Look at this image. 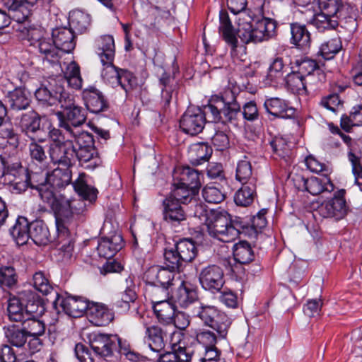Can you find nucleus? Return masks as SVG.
Listing matches in <instances>:
<instances>
[{
    "label": "nucleus",
    "instance_id": "23",
    "mask_svg": "<svg viewBox=\"0 0 362 362\" xmlns=\"http://www.w3.org/2000/svg\"><path fill=\"white\" fill-rule=\"evenodd\" d=\"M303 187L313 195H318L324 192H331L334 190V186L329 177H310L309 178H301Z\"/></svg>",
    "mask_w": 362,
    "mask_h": 362
},
{
    "label": "nucleus",
    "instance_id": "38",
    "mask_svg": "<svg viewBox=\"0 0 362 362\" xmlns=\"http://www.w3.org/2000/svg\"><path fill=\"white\" fill-rule=\"evenodd\" d=\"M220 21L221 25L219 30L222 33L226 42L231 46V56L235 61L238 40L228 15L221 14L220 16Z\"/></svg>",
    "mask_w": 362,
    "mask_h": 362
},
{
    "label": "nucleus",
    "instance_id": "33",
    "mask_svg": "<svg viewBox=\"0 0 362 362\" xmlns=\"http://www.w3.org/2000/svg\"><path fill=\"white\" fill-rule=\"evenodd\" d=\"M212 316L211 322H209V324L204 325L210 327L216 331L220 339H226L231 325V319L218 309L216 310V315Z\"/></svg>",
    "mask_w": 362,
    "mask_h": 362
},
{
    "label": "nucleus",
    "instance_id": "11",
    "mask_svg": "<svg viewBox=\"0 0 362 362\" xmlns=\"http://www.w3.org/2000/svg\"><path fill=\"white\" fill-rule=\"evenodd\" d=\"M76 149L73 139L67 137L64 143L49 145V156L53 163L69 168L76 162Z\"/></svg>",
    "mask_w": 362,
    "mask_h": 362
},
{
    "label": "nucleus",
    "instance_id": "13",
    "mask_svg": "<svg viewBox=\"0 0 362 362\" xmlns=\"http://www.w3.org/2000/svg\"><path fill=\"white\" fill-rule=\"evenodd\" d=\"M54 84L49 83V87L41 86L35 92V96L37 101L43 106L49 107L61 105L64 94L68 92L64 90V86L54 81Z\"/></svg>",
    "mask_w": 362,
    "mask_h": 362
},
{
    "label": "nucleus",
    "instance_id": "9",
    "mask_svg": "<svg viewBox=\"0 0 362 362\" xmlns=\"http://www.w3.org/2000/svg\"><path fill=\"white\" fill-rule=\"evenodd\" d=\"M295 64L297 66L296 71L306 78L310 88L316 87L325 81L326 75L324 70L315 60L304 58L296 60Z\"/></svg>",
    "mask_w": 362,
    "mask_h": 362
},
{
    "label": "nucleus",
    "instance_id": "55",
    "mask_svg": "<svg viewBox=\"0 0 362 362\" xmlns=\"http://www.w3.org/2000/svg\"><path fill=\"white\" fill-rule=\"evenodd\" d=\"M18 282L16 269L11 266L0 267V286L3 289L12 288Z\"/></svg>",
    "mask_w": 362,
    "mask_h": 362
},
{
    "label": "nucleus",
    "instance_id": "32",
    "mask_svg": "<svg viewBox=\"0 0 362 362\" xmlns=\"http://www.w3.org/2000/svg\"><path fill=\"white\" fill-rule=\"evenodd\" d=\"M40 122V116L34 110H30L22 115L20 127L23 132L31 137L42 131Z\"/></svg>",
    "mask_w": 362,
    "mask_h": 362
},
{
    "label": "nucleus",
    "instance_id": "31",
    "mask_svg": "<svg viewBox=\"0 0 362 362\" xmlns=\"http://www.w3.org/2000/svg\"><path fill=\"white\" fill-rule=\"evenodd\" d=\"M69 225H56L57 237L54 243L58 250L69 256L74 249V241L68 229Z\"/></svg>",
    "mask_w": 362,
    "mask_h": 362
},
{
    "label": "nucleus",
    "instance_id": "59",
    "mask_svg": "<svg viewBox=\"0 0 362 362\" xmlns=\"http://www.w3.org/2000/svg\"><path fill=\"white\" fill-rule=\"evenodd\" d=\"M102 64L105 66L101 73L104 81L112 86H117L119 69L113 65V61L102 62Z\"/></svg>",
    "mask_w": 362,
    "mask_h": 362
},
{
    "label": "nucleus",
    "instance_id": "10",
    "mask_svg": "<svg viewBox=\"0 0 362 362\" xmlns=\"http://www.w3.org/2000/svg\"><path fill=\"white\" fill-rule=\"evenodd\" d=\"M56 298L53 302L55 308L59 306L68 315L73 317H81L89 306V302L84 298L78 296H60L55 293Z\"/></svg>",
    "mask_w": 362,
    "mask_h": 362
},
{
    "label": "nucleus",
    "instance_id": "52",
    "mask_svg": "<svg viewBox=\"0 0 362 362\" xmlns=\"http://www.w3.org/2000/svg\"><path fill=\"white\" fill-rule=\"evenodd\" d=\"M7 312L9 320L11 321L21 322L23 323L26 319L21 293L18 298H13L8 300Z\"/></svg>",
    "mask_w": 362,
    "mask_h": 362
},
{
    "label": "nucleus",
    "instance_id": "24",
    "mask_svg": "<svg viewBox=\"0 0 362 362\" xmlns=\"http://www.w3.org/2000/svg\"><path fill=\"white\" fill-rule=\"evenodd\" d=\"M171 298L180 307L186 308L197 300V293L190 283L182 281Z\"/></svg>",
    "mask_w": 362,
    "mask_h": 362
},
{
    "label": "nucleus",
    "instance_id": "50",
    "mask_svg": "<svg viewBox=\"0 0 362 362\" xmlns=\"http://www.w3.org/2000/svg\"><path fill=\"white\" fill-rule=\"evenodd\" d=\"M86 174L79 173L78 178L73 182L74 190L85 199L93 201L97 197V189L87 185Z\"/></svg>",
    "mask_w": 362,
    "mask_h": 362
},
{
    "label": "nucleus",
    "instance_id": "4",
    "mask_svg": "<svg viewBox=\"0 0 362 362\" xmlns=\"http://www.w3.org/2000/svg\"><path fill=\"white\" fill-rule=\"evenodd\" d=\"M276 34V22L269 18H262L255 25L249 22H240L237 35L243 42H260L274 37Z\"/></svg>",
    "mask_w": 362,
    "mask_h": 362
},
{
    "label": "nucleus",
    "instance_id": "43",
    "mask_svg": "<svg viewBox=\"0 0 362 362\" xmlns=\"http://www.w3.org/2000/svg\"><path fill=\"white\" fill-rule=\"evenodd\" d=\"M174 189L171 191L167 198H172V199L177 200L179 203L187 204H191L194 199V196L198 189H190L180 183H175Z\"/></svg>",
    "mask_w": 362,
    "mask_h": 362
},
{
    "label": "nucleus",
    "instance_id": "14",
    "mask_svg": "<svg viewBox=\"0 0 362 362\" xmlns=\"http://www.w3.org/2000/svg\"><path fill=\"white\" fill-rule=\"evenodd\" d=\"M117 335L93 333L90 337V346L94 353L101 357H107L117 350Z\"/></svg>",
    "mask_w": 362,
    "mask_h": 362
},
{
    "label": "nucleus",
    "instance_id": "16",
    "mask_svg": "<svg viewBox=\"0 0 362 362\" xmlns=\"http://www.w3.org/2000/svg\"><path fill=\"white\" fill-rule=\"evenodd\" d=\"M89 321L95 326H106L112 322L115 314L106 305L89 303L87 310Z\"/></svg>",
    "mask_w": 362,
    "mask_h": 362
},
{
    "label": "nucleus",
    "instance_id": "2",
    "mask_svg": "<svg viewBox=\"0 0 362 362\" xmlns=\"http://www.w3.org/2000/svg\"><path fill=\"white\" fill-rule=\"evenodd\" d=\"M205 226L210 237L224 243L235 240L244 228L241 221L232 220L226 211H217L210 212L209 221Z\"/></svg>",
    "mask_w": 362,
    "mask_h": 362
},
{
    "label": "nucleus",
    "instance_id": "21",
    "mask_svg": "<svg viewBox=\"0 0 362 362\" xmlns=\"http://www.w3.org/2000/svg\"><path fill=\"white\" fill-rule=\"evenodd\" d=\"M192 354V349L179 340L177 343H172V351L158 354V362H190Z\"/></svg>",
    "mask_w": 362,
    "mask_h": 362
},
{
    "label": "nucleus",
    "instance_id": "29",
    "mask_svg": "<svg viewBox=\"0 0 362 362\" xmlns=\"http://www.w3.org/2000/svg\"><path fill=\"white\" fill-rule=\"evenodd\" d=\"M175 177L178 179V183L190 189H198L201 186L199 172L189 166L177 168Z\"/></svg>",
    "mask_w": 362,
    "mask_h": 362
},
{
    "label": "nucleus",
    "instance_id": "45",
    "mask_svg": "<svg viewBox=\"0 0 362 362\" xmlns=\"http://www.w3.org/2000/svg\"><path fill=\"white\" fill-rule=\"evenodd\" d=\"M4 329L8 342L12 346L22 347L27 342L28 336L23 327L20 328L16 325H11L4 327Z\"/></svg>",
    "mask_w": 362,
    "mask_h": 362
},
{
    "label": "nucleus",
    "instance_id": "3",
    "mask_svg": "<svg viewBox=\"0 0 362 362\" xmlns=\"http://www.w3.org/2000/svg\"><path fill=\"white\" fill-rule=\"evenodd\" d=\"M39 195L42 201L47 203L53 211L56 225L69 224L73 221L76 209L75 200L59 192H54L47 185H42L39 188Z\"/></svg>",
    "mask_w": 362,
    "mask_h": 362
},
{
    "label": "nucleus",
    "instance_id": "37",
    "mask_svg": "<svg viewBox=\"0 0 362 362\" xmlns=\"http://www.w3.org/2000/svg\"><path fill=\"white\" fill-rule=\"evenodd\" d=\"M30 222L23 216L18 218L15 225L10 229V234L19 245H23L29 240Z\"/></svg>",
    "mask_w": 362,
    "mask_h": 362
},
{
    "label": "nucleus",
    "instance_id": "58",
    "mask_svg": "<svg viewBox=\"0 0 362 362\" xmlns=\"http://www.w3.org/2000/svg\"><path fill=\"white\" fill-rule=\"evenodd\" d=\"M28 336H41L45 333V324L37 317L26 318L22 323Z\"/></svg>",
    "mask_w": 362,
    "mask_h": 362
},
{
    "label": "nucleus",
    "instance_id": "54",
    "mask_svg": "<svg viewBox=\"0 0 362 362\" xmlns=\"http://www.w3.org/2000/svg\"><path fill=\"white\" fill-rule=\"evenodd\" d=\"M235 177L243 185L252 182L255 184V178L252 177V168L249 160H240L237 165Z\"/></svg>",
    "mask_w": 362,
    "mask_h": 362
},
{
    "label": "nucleus",
    "instance_id": "46",
    "mask_svg": "<svg viewBox=\"0 0 362 362\" xmlns=\"http://www.w3.org/2000/svg\"><path fill=\"white\" fill-rule=\"evenodd\" d=\"M154 313L160 322L170 325L175 315V306L168 300L153 305Z\"/></svg>",
    "mask_w": 362,
    "mask_h": 362
},
{
    "label": "nucleus",
    "instance_id": "36",
    "mask_svg": "<svg viewBox=\"0 0 362 362\" xmlns=\"http://www.w3.org/2000/svg\"><path fill=\"white\" fill-rule=\"evenodd\" d=\"M29 238L37 245H45L52 240L49 238L48 228L42 221L30 223Z\"/></svg>",
    "mask_w": 362,
    "mask_h": 362
},
{
    "label": "nucleus",
    "instance_id": "53",
    "mask_svg": "<svg viewBox=\"0 0 362 362\" xmlns=\"http://www.w3.org/2000/svg\"><path fill=\"white\" fill-rule=\"evenodd\" d=\"M284 62L281 57H275L272 62L267 75L268 83H279L284 78Z\"/></svg>",
    "mask_w": 362,
    "mask_h": 362
},
{
    "label": "nucleus",
    "instance_id": "63",
    "mask_svg": "<svg viewBox=\"0 0 362 362\" xmlns=\"http://www.w3.org/2000/svg\"><path fill=\"white\" fill-rule=\"evenodd\" d=\"M218 308L214 305H206L201 303L199 305L194 308V315L199 317L202 322L205 324H209L211 322L212 315H216V310Z\"/></svg>",
    "mask_w": 362,
    "mask_h": 362
},
{
    "label": "nucleus",
    "instance_id": "5",
    "mask_svg": "<svg viewBox=\"0 0 362 362\" xmlns=\"http://www.w3.org/2000/svg\"><path fill=\"white\" fill-rule=\"evenodd\" d=\"M72 173L69 168H57L51 173L45 174V183L35 185L33 180L37 176L36 173L24 174L25 180L23 182H16L15 187L19 191H25L28 187L35 188L39 192L42 185H47V187L54 192L58 189L64 187L71 183Z\"/></svg>",
    "mask_w": 362,
    "mask_h": 362
},
{
    "label": "nucleus",
    "instance_id": "6",
    "mask_svg": "<svg viewBox=\"0 0 362 362\" xmlns=\"http://www.w3.org/2000/svg\"><path fill=\"white\" fill-rule=\"evenodd\" d=\"M62 98L60 107L63 111L57 112L59 127L67 133L73 134L71 125L75 127L82 125L86 120V113L81 107L76 104L74 96L69 93L64 94Z\"/></svg>",
    "mask_w": 362,
    "mask_h": 362
},
{
    "label": "nucleus",
    "instance_id": "30",
    "mask_svg": "<svg viewBox=\"0 0 362 362\" xmlns=\"http://www.w3.org/2000/svg\"><path fill=\"white\" fill-rule=\"evenodd\" d=\"M212 148L205 143L192 144L188 151L189 162L193 165H199L209 160Z\"/></svg>",
    "mask_w": 362,
    "mask_h": 362
},
{
    "label": "nucleus",
    "instance_id": "27",
    "mask_svg": "<svg viewBox=\"0 0 362 362\" xmlns=\"http://www.w3.org/2000/svg\"><path fill=\"white\" fill-rule=\"evenodd\" d=\"M290 30L291 44L303 50H306L310 47V33L305 25L298 23H291Z\"/></svg>",
    "mask_w": 362,
    "mask_h": 362
},
{
    "label": "nucleus",
    "instance_id": "47",
    "mask_svg": "<svg viewBox=\"0 0 362 362\" xmlns=\"http://www.w3.org/2000/svg\"><path fill=\"white\" fill-rule=\"evenodd\" d=\"M8 98L10 107L13 110H25L30 102L28 92L22 88H16L10 92Z\"/></svg>",
    "mask_w": 362,
    "mask_h": 362
},
{
    "label": "nucleus",
    "instance_id": "35",
    "mask_svg": "<svg viewBox=\"0 0 362 362\" xmlns=\"http://www.w3.org/2000/svg\"><path fill=\"white\" fill-rule=\"evenodd\" d=\"M78 160L81 165L88 170H93L100 165L101 161L95 146L84 149H76V160Z\"/></svg>",
    "mask_w": 362,
    "mask_h": 362
},
{
    "label": "nucleus",
    "instance_id": "56",
    "mask_svg": "<svg viewBox=\"0 0 362 362\" xmlns=\"http://www.w3.org/2000/svg\"><path fill=\"white\" fill-rule=\"evenodd\" d=\"M342 47L339 37H334L324 42L320 48V52L325 59H332Z\"/></svg>",
    "mask_w": 362,
    "mask_h": 362
},
{
    "label": "nucleus",
    "instance_id": "61",
    "mask_svg": "<svg viewBox=\"0 0 362 362\" xmlns=\"http://www.w3.org/2000/svg\"><path fill=\"white\" fill-rule=\"evenodd\" d=\"M33 285L34 288L42 293L43 295H47L53 288L49 283V279L42 272H35L33 277Z\"/></svg>",
    "mask_w": 362,
    "mask_h": 362
},
{
    "label": "nucleus",
    "instance_id": "57",
    "mask_svg": "<svg viewBox=\"0 0 362 362\" xmlns=\"http://www.w3.org/2000/svg\"><path fill=\"white\" fill-rule=\"evenodd\" d=\"M204 199L210 204H218L226 199V193L219 187L206 185L202 189Z\"/></svg>",
    "mask_w": 362,
    "mask_h": 362
},
{
    "label": "nucleus",
    "instance_id": "25",
    "mask_svg": "<svg viewBox=\"0 0 362 362\" xmlns=\"http://www.w3.org/2000/svg\"><path fill=\"white\" fill-rule=\"evenodd\" d=\"M26 318L37 317L44 312V306L37 295L31 291L21 292Z\"/></svg>",
    "mask_w": 362,
    "mask_h": 362
},
{
    "label": "nucleus",
    "instance_id": "42",
    "mask_svg": "<svg viewBox=\"0 0 362 362\" xmlns=\"http://www.w3.org/2000/svg\"><path fill=\"white\" fill-rule=\"evenodd\" d=\"M38 51L44 60H47L50 63H56L60 57L59 52L57 48L53 39L45 38L35 47Z\"/></svg>",
    "mask_w": 362,
    "mask_h": 362
},
{
    "label": "nucleus",
    "instance_id": "12",
    "mask_svg": "<svg viewBox=\"0 0 362 362\" xmlns=\"http://www.w3.org/2000/svg\"><path fill=\"white\" fill-rule=\"evenodd\" d=\"M199 280L204 289L211 293L219 291L225 283L223 271L217 265H209L202 269Z\"/></svg>",
    "mask_w": 362,
    "mask_h": 362
},
{
    "label": "nucleus",
    "instance_id": "19",
    "mask_svg": "<svg viewBox=\"0 0 362 362\" xmlns=\"http://www.w3.org/2000/svg\"><path fill=\"white\" fill-rule=\"evenodd\" d=\"M264 107L267 113L284 119L294 117L295 109L287 101L280 98H270L265 100Z\"/></svg>",
    "mask_w": 362,
    "mask_h": 362
},
{
    "label": "nucleus",
    "instance_id": "7",
    "mask_svg": "<svg viewBox=\"0 0 362 362\" xmlns=\"http://www.w3.org/2000/svg\"><path fill=\"white\" fill-rule=\"evenodd\" d=\"M197 254L194 241L183 238L177 241L174 247L166 249L164 257L166 266L172 270H179L183 262H192Z\"/></svg>",
    "mask_w": 362,
    "mask_h": 362
},
{
    "label": "nucleus",
    "instance_id": "41",
    "mask_svg": "<svg viewBox=\"0 0 362 362\" xmlns=\"http://www.w3.org/2000/svg\"><path fill=\"white\" fill-rule=\"evenodd\" d=\"M308 22L319 32L335 29L338 26L337 20L323 11L314 14Z\"/></svg>",
    "mask_w": 362,
    "mask_h": 362
},
{
    "label": "nucleus",
    "instance_id": "40",
    "mask_svg": "<svg viewBox=\"0 0 362 362\" xmlns=\"http://www.w3.org/2000/svg\"><path fill=\"white\" fill-rule=\"evenodd\" d=\"M90 24V17L81 11H73L69 13L71 30L78 34L86 33Z\"/></svg>",
    "mask_w": 362,
    "mask_h": 362
},
{
    "label": "nucleus",
    "instance_id": "39",
    "mask_svg": "<svg viewBox=\"0 0 362 362\" xmlns=\"http://www.w3.org/2000/svg\"><path fill=\"white\" fill-rule=\"evenodd\" d=\"M159 83L161 86V101L163 106L167 107L177 88V82L174 77L163 73L159 78Z\"/></svg>",
    "mask_w": 362,
    "mask_h": 362
},
{
    "label": "nucleus",
    "instance_id": "62",
    "mask_svg": "<svg viewBox=\"0 0 362 362\" xmlns=\"http://www.w3.org/2000/svg\"><path fill=\"white\" fill-rule=\"evenodd\" d=\"M69 134L73 138V141L76 150L88 148L95 146L92 134L86 132H82L78 134H76L73 132V134Z\"/></svg>",
    "mask_w": 362,
    "mask_h": 362
},
{
    "label": "nucleus",
    "instance_id": "60",
    "mask_svg": "<svg viewBox=\"0 0 362 362\" xmlns=\"http://www.w3.org/2000/svg\"><path fill=\"white\" fill-rule=\"evenodd\" d=\"M0 138L13 148H16L19 146V134L11 124H3L0 127Z\"/></svg>",
    "mask_w": 362,
    "mask_h": 362
},
{
    "label": "nucleus",
    "instance_id": "8",
    "mask_svg": "<svg viewBox=\"0 0 362 362\" xmlns=\"http://www.w3.org/2000/svg\"><path fill=\"white\" fill-rule=\"evenodd\" d=\"M345 194V189L338 190L333 197L324 201L315 212L322 218H332L337 221L344 218L349 210Z\"/></svg>",
    "mask_w": 362,
    "mask_h": 362
},
{
    "label": "nucleus",
    "instance_id": "15",
    "mask_svg": "<svg viewBox=\"0 0 362 362\" xmlns=\"http://www.w3.org/2000/svg\"><path fill=\"white\" fill-rule=\"evenodd\" d=\"M162 205L163 219L172 226H180L186 220V213L177 200L165 197Z\"/></svg>",
    "mask_w": 362,
    "mask_h": 362
},
{
    "label": "nucleus",
    "instance_id": "48",
    "mask_svg": "<svg viewBox=\"0 0 362 362\" xmlns=\"http://www.w3.org/2000/svg\"><path fill=\"white\" fill-rule=\"evenodd\" d=\"M233 257L240 264H248L254 259V251L247 241H240L233 246Z\"/></svg>",
    "mask_w": 362,
    "mask_h": 362
},
{
    "label": "nucleus",
    "instance_id": "22",
    "mask_svg": "<svg viewBox=\"0 0 362 362\" xmlns=\"http://www.w3.org/2000/svg\"><path fill=\"white\" fill-rule=\"evenodd\" d=\"M123 247V239L121 235L115 233L110 237L102 238L97 247L98 255L104 258L110 259Z\"/></svg>",
    "mask_w": 362,
    "mask_h": 362
},
{
    "label": "nucleus",
    "instance_id": "26",
    "mask_svg": "<svg viewBox=\"0 0 362 362\" xmlns=\"http://www.w3.org/2000/svg\"><path fill=\"white\" fill-rule=\"evenodd\" d=\"M52 39L59 52L69 53L76 45L74 32L66 28L54 29L52 32Z\"/></svg>",
    "mask_w": 362,
    "mask_h": 362
},
{
    "label": "nucleus",
    "instance_id": "51",
    "mask_svg": "<svg viewBox=\"0 0 362 362\" xmlns=\"http://www.w3.org/2000/svg\"><path fill=\"white\" fill-rule=\"evenodd\" d=\"M286 82L288 88L294 93H306L307 88L309 83L306 82V78L299 74L297 71H293L288 74L286 78Z\"/></svg>",
    "mask_w": 362,
    "mask_h": 362
},
{
    "label": "nucleus",
    "instance_id": "49",
    "mask_svg": "<svg viewBox=\"0 0 362 362\" xmlns=\"http://www.w3.org/2000/svg\"><path fill=\"white\" fill-rule=\"evenodd\" d=\"M255 189V184L252 182H249V184L243 185L235 194V203L240 206H247L250 205L254 200Z\"/></svg>",
    "mask_w": 362,
    "mask_h": 362
},
{
    "label": "nucleus",
    "instance_id": "20",
    "mask_svg": "<svg viewBox=\"0 0 362 362\" xmlns=\"http://www.w3.org/2000/svg\"><path fill=\"white\" fill-rule=\"evenodd\" d=\"M83 98L87 109L93 113H99L108 108V103L100 91L90 87L83 91Z\"/></svg>",
    "mask_w": 362,
    "mask_h": 362
},
{
    "label": "nucleus",
    "instance_id": "34",
    "mask_svg": "<svg viewBox=\"0 0 362 362\" xmlns=\"http://www.w3.org/2000/svg\"><path fill=\"white\" fill-rule=\"evenodd\" d=\"M338 24L343 23L348 29H355L356 27V8L349 4H341L337 9L336 16Z\"/></svg>",
    "mask_w": 362,
    "mask_h": 362
},
{
    "label": "nucleus",
    "instance_id": "1",
    "mask_svg": "<svg viewBox=\"0 0 362 362\" xmlns=\"http://www.w3.org/2000/svg\"><path fill=\"white\" fill-rule=\"evenodd\" d=\"M240 116V105L234 93L228 90L221 97L212 98L203 111L187 110L180 119V127L185 133L194 136L202 132L206 120L236 125Z\"/></svg>",
    "mask_w": 362,
    "mask_h": 362
},
{
    "label": "nucleus",
    "instance_id": "18",
    "mask_svg": "<svg viewBox=\"0 0 362 362\" xmlns=\"http://www.w3.org/2000/svg\"><path fill=\"white\" fill-rule=\"evenodd\" d=\"M166 335V332L158 326L153 325L146 329L144 342L152 353L156 354V357H158L165 348Z\"/></svg>",
    "mask_w": 362,
    "mask_h": 362
},
{
    "label": "nucleus",
    "instance_id": "17",
    "mask_svg": "<svg viewBox=\"0 0 362 362\" xmlns=\"http://www.w3.org/2000/svg\"><path fill=\"white\" fill-rule=\"evenodd\" d=\"M168 268H160L157 266L150 267L145 273L146 283L173 288L175 285V274L173 272L174 270L168 267Z\"/></svg>",
    "mask_w": 362,
    "mask_h": 362
},
{
    "label": "nucleus",
    "instance_id": "44",
    "mask_svg": "<svg viewBox=\"0 0 362 362\" xmlns=\"http://www.w3.org/2000/svg\"><path fill=\"white\" fill-rule=\"evenodd\" d=\"M173 288L164 286L155 285L146 283L145 294L147 296L153 305L168 300L171 296Z\"/></svg>",
    "mask_w": 362,
    "mask_h": 362
},
{
    "label": "nucleus",
    "instance_id": "64",
    "mask_svg": "<svg viewBox=\"0 0 362 362\" xmlns=\"http://www.w3.org/2000/svg\"><path fill=\"white\" fill-rule=\"evenodd\" d=\"M191 208L193 211V216L198 218L202 223L206 225L209 221L210 212L213 211H209L204 204L196 199L191 203Z\"/></svg>",
    "mask_w": 362,
    "mask_h": 362
},
{
    "label": "nucleus",
    "instance_id": "28",
    "mask_svg": "<svg viewBox=\"0 0 362 362\" xmlns=\"http://www.w3.org/2000/svg\"><path fill=\"white\" fill-rule=\"evenodd\" d=\"M95 52L101 62H110L114 60L115 47L112 35H105L98 37L95 42Z\"/></svg>",
    "mask_w": 362,
    "mask_h": 362
}]
</instances>
